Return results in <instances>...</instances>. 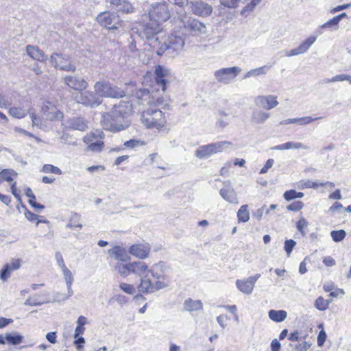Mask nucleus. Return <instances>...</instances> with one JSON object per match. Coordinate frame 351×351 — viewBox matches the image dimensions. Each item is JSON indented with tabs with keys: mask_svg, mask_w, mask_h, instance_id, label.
<instances>
[{
	"mask_svg": "<svg viewBox=\"0 0 351 351\" xmlns=\"http://www.w3.org/2000/svg\"><path fill=\"white\" fill-rule=\"evenodd\" d=\"M124 105L120 104L114 106L108 112L102 116L101 123L104 130L111 132H119L128 128L129 121L126 119Z\"/></svg>",
	"mask_w": 351,
	"mask_h": 351,
	"instance_id": "f257e3e1",
	"label": "nucleus"
},
{
	"mask_svg": "<svg viewBox=\"0 0 351 351\" xmlns=\"http://www.w3.org/2000/svg\"><path fill=\"white\" fill-rule=\"evenodd\" d=\"M161 24L158 23L154 20L145 19L142 16V21L138 26L133 28V32L142 40H145L152 51V45L154 42L160 43L161 38L159 34L162 32Z\"/></svg>",
	"mask_w": 351,
	"mask_h": 351,
	"instance_id": "f03ea898",
	"label": "nucleus"
},
{
	"mask_svg": "<svg viewBox=\"0 0 351 351\" xmlns=\"http://www.w3.org/2000/svg\"><path fill=\"white\" fill-rule=\"evenodd\" d=\"M152 51L157 55L162 56L167 53V56L174 57L182 49L184 45V40L180 36L176 34L170 35L167 38H161L160 43H153Z\"/></svg>",
	"mask_w": 351,
	"mask_h": 351,
	"instance_id": "7ed1b4c3",
	"label": "nucleus"
},
{
	"mask_svg": "<svg viewBox=\"0 0 351 351\" xmlns=\"http://www.w3.org/2000/svg\"><path fill=\"white\" fill-rule=\"evenodd\" d=\"M142 123L149 129L160 130L167 123L165 114L156 106H150L141 113Z\"/></svg>",
	"mask_w": 351,
	"mask_h": 351,
	"instance_id": "20e7f679",
	"label": "nucleus"
},
{
	"mask_svg": "<svg viewBox=\"0 0 351 351\" xmlns=\"http://www.w3.org/2000/svg\"><path fill=\"white\" fill-rule=\"evenodd\" d=\"M232 143L230 141H217L215 143L207 144L199 147L195 151V156L199 159H207L211 156L221 153L229 147L232 146Z\"/></svg>",
	"mask_w": 351,
	"mask_h": 351,
	"instance_id": "39448f33",
	"label": "nucleus"
},
{
	"mask_svg": "<svg viewBox=\"0 0 351 351\" xmlns=\"http://www.w3.org/2000/svg\"><path fill=\"white\" fill-rule=\"evenodd\" d=\"M94 89L99 97L121 98L125 96L123 90L107 82H97L94 85Z\"/></svg>",
	"mask_w": 351,
	"mask_h": 351,
	"instance_id": "423d86ee",
	"label": "nucleus"
},
{
	"mask_svg": "<svg viewBox=\"0 0 351 351\" xmlns=\"http://www.w3.org/2000/svg\"><path fill=\"white\" fill-rule=\"evenodd\" d=\"M145 19L154 20L158 23L166 21L170 17V12L165 2L152 4L147 14H143Z\"/></svg>",
	"mask_w": 351,
	"mask_h": 351,
	"instance_id": "0eeeda50",
	"label": "nucleus"
},
{
	"mask_svg": "<svg viewBox=\"0 0 351 351\" xmlns=\"http://www.w3.org/2000/svg\"><path fill=\"white\" fill-rule=\"evenodd\" d=\"M50 61L56 69L62 71L75 72L76 66L71 58L62 53H53L50 56Z\"/></svg>",
	"mask_w": 351,
	"mask_h": 351,
	"instance_id": "6e6552de",
	"label": "nucleus"
},
{
	"mask_svg": "<svg viewBox=\"0 0 351 351\" xmlns=\"http://www.w3.org/2000/svg\"><path fill=\"white\" fill-rule=\"evenodd\" d=\"M241 71L239 66L222 68L215 71L214 77L219 83L228 84L231 83Z\"/></svg>",
	"mask_w": 351,
	"mask_h": 351,
	"instance_id": "1a4fd4ad",
	"label": "nucleus"
},
{
	"mask_svg": "<svg viewBox=\"0 0 351 351\" xmlns=\"http://www.w3.org/2000/svg\"><path fill=\"white\" fill-rule=\"evenodd\" d=\"M169 285V283L165 281L156 280L155 282H152L147 275H145L142 277L137 289L141 293H150L167 287Z\"/></svg>",
	"mask_w": 351,
	"mask_h": 351,
	"instance_id": "9d476101",
	"label": "nucleus"
},
{
	"mask_svg": "<svg viewBox=\"0 0 351 351\" xmlns=\"http://www.w3.org/2000/svg\"><path fill=\"white\" fill-rule=\"evenodd\" d=\"M186 3L191 11L195 15L206 17L213 12V7L202 0L188 1Z\"/></svg>",
	"mask_w": 351,
	"mask_h": 351,
	"instance_id": "9b49d317",
	"label": "nucleus"
},
{
	"mask_svg": "<svg viewBox=\"0 0 351 351\" xmlns=\"http://www.w3.org/2000/svg\"><path fill=\"white\" fill-rule=\"evenodd\" d=\"M77 101L86 106L94 107L99 106L102 101L97 93L91 91H81L80 95L77 97Z\"/></svg>",
	"mask_w": 351,
	"mask_h": 351,
	"instance_id": "f8f14e48",
	"label": "nucleus"
},
{
	"mask_svg": "<svg viewBox=\"0 0 351 351\" xmlns=\"http://www.w3.org/2000/svg\"><path fill=\"white\" fill-rule=\"evenodd\" d=\"M97 21L102 26L109 29H117L120 25L119 18L114 14L109 12L99 14L97 17Z\"/></svg>",
	"mask_w": 351,
	"mask_h": 351,
	"instance_id": "ddd939ff",
	"label": "nucleus"
},
{
	"mask_svg": "<svg viewBox=\"0 0 351 351\" xmlns=\"http://www.w3.org/2000/svg\"><path fill=\"white\" fill-rule=\"evenodd\" d=\"M44 118L47 120H60L63 118V113L51 101H45L41 108Z\"/></svg>",
	"mask_w": 351,
	"mask_h": 351,
	"instance_id": "4468645a",
	"label": "nucleus"
},
{
	"mask_svg": "<svg viewBox=\"0 0 351 351\" xmlns=\"http://www.w3.org/2000/svg\"><path fill=\"white\" fill-rule=\"evenodd\" d=\"M254 102L256 107L265 110H271L279 104L277 96L272 95H258L254 97Z\"/></svg>",
	"mask_w": 351,
	"mask_h": 351,
	"instance_id": "2eb2a0df",
	"label": "nucleus"
},
{
	"mask_svg": "<svg viewBox=\"0 0 351 351\" xmlns=\"http://www.w3.org/2000/svg\"><path fill=\"white\" fill-rule=\"evenodd\" d=\"M184 28L193 36H199L205 34L207 31L206 25L196 19H189L183 21Z\"/></svg>",
	"mask_w": 351,
	"mask_h": 351,
	"instance_id": "dca6fc26",
	"label": "nucleus"
},
{
	"mask_svg": "<svg viewBox=\"0 0 351 351\" xmlns=\"http://www.w3.org/2000/svg\"><path fill=\"white\" fill-rule=\"evenodd\" d=\"M167 270L168 267L165 265V263L162 261H160L153 265L148 270V273H150L152 276L156 280L168 282L169 283L167 275Z\"/></svg>",
	"mask_w": 351,
	"mask_h": 351,
	"instance_id": "f3484780",
	"label": "nucleus"
},
{
	"mask_svg": "<svg viewBox=\"0 0 351 351\" xmlns=\"http://www.w3.org/2000/svg\"><path fill=\"white\" fill-rule=\"evenodd\" d=\"M64 82L69 88L80 91L85 90L88 86L87 82L83 78L75 75H65L63 77Z\"/></svg>",
	"mask_w": 351,
	"mask_h": 351,
	"instance_id": "a211bd4d",
	"label": "nucleus"
},
{
	"mask_svg": "<svg viewBox=\"0 0 351 351\" xmlns=\"http://www.w3.org/2000/svg\"><path fill=\"white\" fill-rule=\"evenodd\" d=\"M260 277L261 274H257L246 279L237 280L236 282V285L242 293L250 294L253 291L256 282Z\"/></svg>",
	"mask_w": 351,
	"mask_h": 351,
	"instance_id": "6ab92c4d",
	"label": "nucleus"
},
{
	"mask_svg": "<svg viewBox=\"0 0 351 351\" xmlns=\"http://www.w3.org/2000/svg\"><path fill=\"white\" fill-rule=\"evenodd\" d=\"M224 188L219 191V194L221 197L226 201L231 204H238V199L235 191L231 186L230 180H226L223 182Z\"/></svg>",
	"mask_w": 351,
	"mask_h": 351,
	"instance_id": "aec40b11",
	"label": "nucleus"
},
{
	"mask_svg": "<svg viewBox=\"0 0 351 351\" xmlns=\"http://www.w3.org/2000/svg\"><path fill=\"white\" fill-rule=\"evenodd\" d=\"M316 37L311 36L302 43L298 47L285 52L287 56H293L305 53L311 46L315 42Z\"/></svg>",
	"mask_w": 351,
	"mask_h": 351,
	"instance_id": "412c9836",
	"label": "nucleus"
},
{
	"mask_svg": "<svg viewBox=\"0 0 351 351\" xmlns=\"http://www.w3.org/2000/svg\"><path fill=\"white\" fill-rule=\"evenodd\" d=\"M316 37L311 36L302 43L298 47L285 52L287 56H293L305 53L311 46L315 42Z\"/></svg>",
	"mask_w": 351,
	"mask_h": 351,
	"instance_id": "4be33fe9",
	"label": "nucleus"
},
{
	"mask_svg": "<svg viewBox=\"0 0 351 351\" xmlns=\"http://www.w3.org/2000/svg\"><path fill=\"white\" fill-rule=\"evenodd\" d=\"M21 267V260L20 259H12L9 263L5 265L3 268L0 271V279L5 281L7 280L12 272L19 269Z\"/></svg>",
	"mask_w": 351,
	"mask_h": 351,
	"instance_id": "5701e85b",
	"label": "nucleus"
},
{
	"mask_svg": "<svg viewBox=\"0 0 351 351\" xmlns=\"http://www.w3.org/2000/svg\"><path fill=\"white\" fill-rule=\"evenodd\" d=\"M88 121L83 117H73L67 120L66 122V128L83 132L88 129Z\"/></svg>",
	"mask_w": 351,
	"mask_h": 351,
	"instance_id": "b1692460",
	"label": "nucleus"
},
{
	"mask_svg": "<svg viewBox=\"0 0 351 351\" xmlns=\"http://www.w3.org/2000/svg\"><path fill=\"white\" fill-rule=\"evenodd\" d=\"M150 252V247L148 244L133 245L129 249V252L136 258L145 259L147 258Z\"/></svg>",
	"mask_w": 351,
	"mask_h": 351,
	"instance_id": "393cba45",
	"label": "nucleus"
},
{
	"mask_svg": "<svg viewBox=\"0 0 351 351\" xmlns=\"http://www.w3.org/2000/svg\"><path fill=\"white\" fill-rule=\"evenodd\" d=\"M61 270L62 271V274L66 282L67 294L66 295H64L61 299H57L58 301L66 300L71 296H72L73 294V291L71 288V286L73 282L74 278L71 271L66 266L61 268Z\"/></svg>",
	"mask_w": 351,
	"mask_h": 351,
	"instance_id": "a878e982",
	"label": "nucleus"
},
{
	"mask_svg": "<svg viewBox=\"0 0 351 351\" xmlns=\"http://www.w3.org/2000/svg\"><path fill=\"white\" fill-rule=\"evenodd\" d=\"M169 71L161 65H158L155 69L156 82L164 92L166 90V79Z\"/></svg>",
	"mask_w": 351,
	"mask_h": 351,
	"instance_id": "bb28decb",
	"label": "nucleus"
},
{
	"mask_svg": "<svg viewBox=\"0 0 351 351\" xmlns=\"http://www.w3.org/2000/svg\"><path fill=\"white\" fill-rule=\"evenodd\" d=\"M26 52L29 57L37 61L46 62L48 59L47 56L36 46L27 45Z\"/></svg>",
	"mask_w": 351,
	"mask_h": 351,
	"instance_id": "cd10ccee",
	"label": "nucleus"
},
{
	"mask_svg": "<svg viewBox=\"0 0 351 351\" xmlns=\"http://www.w3.org/2000/svg\"><path fill=\"white\" fill-rule=\"evenodd\" d=\"M203 308V304L201 300L187 298L183 303V311L187 312L197 311Z\"/></svg>",
	"mask_w": 351,
	"mask_h": 351,
	"instance_id": "c85d7f7f",
	"label": "nucleus"
},
{
	"mask_svg": "<svg viewBox=\"0 0 351 351\" xmlns=\"http://www.w3.org/2000/svg\"><path fill=\"white\" fill-rule=\"evenodd\" d=\"M308 149L309 147L304 145L302 143L300 142H287L285 143L278 145L274 147H271V150H285V149Z\"/></svg>",
	"mask_w": 351,
	"mask_h": 351,
	"instance_id": "c756f323",
	"label": "nucleus"
},
{
	"mask_svg": "<svg viewBox=\"0 0 351 351\" xmlns=\"http://www.w3.org/2000/svg\"><path fill=\"white\" fill-rule=\"evenodd\" d=\"M108 253L111 256L114 257V259L122 262H125L130 258L125 250L121 247H115L110 249Z\"/></svg>",
	"mask_w": 351,
	"mask_h": 351,
	"instance_id": "7c9ffc66",
	"label": "nucleus"
},
{
	"mask_svg": "<svg viewBox=\"0 0 351 351\" xmlns=\"http://www.w3.org/2000/svg\"><path fill=\"white\" fill-rule=\"evenodd\" d=\"M148 266L143 261L130 263V271L138 276H143L148 272Z\"/></svg>",
	"mask_w": 351,
	"mask_h": 351,
	"instance_id": "2f4dec72",
	"label": "nucleus"
},
{
	"mask_svg": "<svg viewBox=\"0 0 351 351\" xmlns=\"http://www.w3.org/2000/svg\"><path fill=\"white\" fill-rule=\"evenodd\" d=\"M270 117L269 112L261 110H254L252 113V121L256 124L264 123Z\"/></svg>",
	"mask_w": 351,
	"mask_h": 351,
	"instance_id": "473e14b6",
	"label": "nucleus"
},
{
	"mask_svg": "<svg viewBox=\"0 0 351 351\" xmlns=\"http://www.w3.org/2000/svg\"><path fill=\"white\" fill-rule=\"evenodd\" d=\"M270 66L264 65L258 68L251 69L245 74L244 78H249L251 77H257L258 75H265L270 69Z\"/></svg>",
	"mask_w": 351,
	"mask_h": 351,
	"instance_id": "72a5a7b5",
	"label": "nucleus"
},
{
	"mask_svg": "<svg viewBox=\"0 0 351 351\" xmlns=\"http://www.w3.org/2000/svg\"><path fill=\"white\" fill-rule=\"evenodd\" d=\"M5 341L8 344L16 346L22 343L23 337L16 332L5 334Z\"/></svg>",
	"mask_w": 351,
	"mask_h": 351,
	"instance_id": "f704fd0d",
	"label": "nucleus"
},
{
	"mask_svg": "<svg viewBox=\"0 0 351 351\" xmlns=\"http://www.w3.org/2000/svg\"><path fill=\"white\" fill-rule=\"evenodd\" d=\"M269 317L276 322H281L287 317V312L283 310H270L268 313Z\"/></svg>",
	"mask_w": 351,
	"mask_h": 351,
	"instance_id": "c9c22d12",
	"label": "nucleus"
},
{
	"mask_svg": "<svg viewBox=\"0 0 351 351\" xmlns=\"http://www.w3.org/2000/svg\"><path fill=\"white\" fill-rule=\"evenodd\" d=\"M115 8H117L118 11L126 14L132 13L134 11L132 4L128 0H121L119 6H117Z\"/></svg>",
	"mask_w": 351,
	"mask_h": 351,
	"instance_id": "e433bc0d",
	"label": "nucleus"
},
{
	"mask_svg": "<svg viewBox=\"0 0 351 351\" xmlns=\"http://www.w3.org/2000/svg\"><path fill=\"white\" fill-rule=\"evenodd\" d=\"M247 205H243L241 206L237 212L238 221L239 222H247L250 219V213L247 210Z\"/></svg>",
	"mask_w": 351,
	"mask_h": 351,
	"instance_id": "4c0bfd02",
	"label": "nucleus"
},
{
	"mask_svg": "<svg viewBox=\"0 0 351 351\" xmlns=\"http://www.w3.org/2000/svg\"><path fill=\"white\" fill-rule=\"evenodd\" d=\"M115 270L123 277L128 276L130 271V263L128 264H123L118 263L114 266Z\"/></svg>",
	"mask_w": 351,
	"mask_h": 351,
	"instance_id": "58836bf2",
	"label": "nucleus"
},
{
	"mask_svg": "<svg viewBox=\"0 0 351 351\" xmlns=\"http://www.w3.org/2000/svg\"><path fill=\"white\" fill-rule=\"evenodd\" d=\"M9 114L13 117L22 119L26 116L27 110L20 107H12L9 110Z\"/></svg>",
	"mask_w": 351,
	"mask_h": 351,
	"instance_id": "ea45409f",
	"label": "nucleus"
},
{
	"mask_svg": "<svg viewBox=\"0 0 351 351\" xmlns=\"http://www.w3.org/2000/svg\"><path fill=\"white\" fill-rule=\"evenodd\" d=\"M331 301L325 300L323 297H318L315 302V307L321 311H325L328 308Z\"/></svg>",
	"mask_w": 351,
	"mask_h": 351,
	"instance_id": "a19ab883",
	"label": "nucleus"
},
{
	"mask_svg": "<svg viewBox=\"0 0 351 351\" xmlns=\"http://www.w3.org/2000/svg\"><path fill=\"white\" fill-rule=\"evenodd\" d=\"M43 172L46 173H54L57 175L62 174V171L58 167L53 166L50 164H46L43 166L42 170Z\"/></svg>",
	"mask_w": 351,
	"mask_h": 351,
	"instance_id": "79ce46f5",
	"label": "nucleus"
},
{
	"mask_svg": "<svg viewBox=\"0 0 351 351\" xmlns=\"http://www.w3.org/2000/svg\"><path fill=\"white\" fill-rule=\"evenodd\" d=\"M136 37H138V35H136V33L133 32V29H132V32L130 34V38L128 39V48L131 52L137 51L136 41Z\"/></svg>",
	"mask_w": 351,
	"mask_h": 351,
	"instance_id": "37998d69",
	"label": "nucleus"
},
{
	"mask_svg": "<svg viewBox=\"0 0 351 351\" xmlns=\"http://www.w3.org/2000/svg\"><path fill=\"white\" fill-rule=\"evenodd\" d=\"M330 236L335 242H339L346 237V233L343 230H332Z\"/></svg>",
	"mask_w": 351,
	"mask_h": 351,
	"instance_id": "c03bdc74",
	"label": "nucleus"
},
{
	"mask_svg": "<svg viewBox=\"0 0 351 351\" xmlns=\"http://www.w3.org/2000/svg\"><path fill=\"white\" fill-rule=\"evenodd\" d=\"M48 302L40 301L37 298L36 295L34 297L28 298L26 301L24 302L25 306H40L43 304L47 303Z\"/></svg>",
	"mask_w": 351,
	"mask_h": 351,
	"instance_id": "a18cd8bd",
	"label": "nucleus"
},
{
	"mask_svg": "<svg viewBox=\"0 0 351 351\" xmlns=\"http://www.w3.org/2000/svg\"><path fill=\"white\" fill-rule=\"evenodd\" d=\"M12 175H16V173L13 170L4 169L0 172V177L3 178V181L12 182L13 180Z\"/></svg>",
	"mask_w": 351,
	"mask_h": 351,
	"instance_id": "49530a36",
	"label": "nucleus"
},
{
	"mask_svg": "<svg viewBox=\"0 0 351 351\" xmlns=\"http://www.w3.org/2000/svg\"><path fill=\"white\" fill-rule=\"evenodd\" d=\"M119 287L123 291L130 295H133L136 291L134 286L130 284L121 282L119 285Z\"/></svg>",
	"mask_w": 351,
	"mask_h": 351,
	"instance_id": "de8ad7c7",
	"label": "nucleus"
},
{
	"mask_svg": "<svg viewBox=\"0 0 351 351\" xmlns=\"http://www.w3.org/2000/svg\"><path fill=\"white\" fill-rule=\"evenodd\" d=\"M296 242L293 239H289L286 240L285 241V246L284 249L285 252H287V254L288 256H290V254L291 253L293 247L295 246Z\"/></svg>",
	"mask_w": 351,
	"mask_h": 351,
	"instance_id": "09e8293b",
	"label": "nucleus"
},
{
	"mask_svg": "<svg viewBox=\"0 0 351 351\" xmlns=\"http://www.w3.org/2000/svg\"><path fill=\"white\" fill-rule=\"evenodd\" d=\"M104 147V142L101 141H97L95 143H90L88 149L92 152H100Z\"/></svg>",
	"mask_w": 351,
	"mask_h": 351,
	"instance_id": "8fccbe9b",
	"label": "nucleus"
},
{
	"mask_svg": "<svg viewBox=\"0 0 351 351\" xmlns=\"http://www.w3.org/2000/svg\"><path fill=\"white\" fill-rule=\"evenodd\" d=\"M308 225V221L304 217H302L297 223V229L303 236L306 234L304 229V228H306Z\"/></svg>",
	"mask_w": 351,
	"mask_h": 351,
	"instance_id": "3c124183",
	"label": "nucleus"
},
{
	"mask_svg": "<svg viewBox=\"0 0 351 351\" xmlns=\"http://www.w3.org/2000/svg\"><path fill=\"white\" fill-rule=\"evenodd\" d=\"M321 118H322L321 117L313 118L311 116L300 117L299 120H298V124L300 125H307V124H309V123H312L313 121L319 119Z\"/></svg>",
	"mask_w": 351,
	"mask_h": 351,
	"instance_id": "603ef678",
	"label": "nucleus"
},
{
	"mask_svg": "<svg viewBox=\"0 0 351 351\" xmlns=\"http://www.w3.org/2000/svg\"><path fill=\"white\" fill-rule=\"evenodd\" d=\"M303 206L304 204L302 203V202L297 201L288 205L287 208L289 210L296 212L300 210L303 208Z\"/></svg>",
	"mask_w": 351,
	"mask_h": 351,
	"instance_id": "864d4df0",
	"label": "nucleus"
},
{
	"mask_svg": "<svg viewBox=\"0 0 351 351\" xmlns=\"http://www.w3.org/2000/svg\"><path fill=\"white\" fill-rule=\"evenodd\" d=\"M145 143L139 140L130 139L124 143L123 145L129 148H134L136 147L143 145Z\"/></svg>",
	"mask_w": 351,
	"mask_h": 351,
	"instance_id": "5fc2aeb1",
	"label": "nucleus"
},
{
	"mask_svg": "<svg viewBox=\"0 0 351 351\" xmlns=\"http://www.w3.org/2000/svg\"><path fill=\"white\" fill-rule=\"evenodd\" d=\"M220 3L226 8H235L238 6L239 0H220Z\"/></svg>",
	"mask_w": 351,
	"mask_h": 351,
	"instance_id": "6e6d98bb",
	"label": "nucleus"
},
{
	"mask_svg": "<svg viewBox=\"0 0 351 351\" xmlns=\"http://www.w3.org/2000/svg\"><path fill=\"white\" fill-rule=\"evenodd\" d=\"M136 96L140 99L146 100L149 97V91L146 88H141L136 91Z\"/></svg>",
	"mask_w": 351,
	"mask_h": 351,
	"instance_id": "4d7b16f0",
	"label": "nucleus"
},
{
	"mask_svg": "<svg viewBox=\"0 0 351 351\" xmlns=\"http://www.w3.org/2000/svg\"><path fill=\"white\" fill-rule=\"evenodd\" d=\"M265 208L266 206H263L261 208L256 210V211L253 214V217L256 218L258 221H260L262 219L264 212H265L266 214H268L269 212V209H267L265 210Z\"/></svg>",
	"mask_w": 351,
	"mask_h": 351,
	"instance_id": "13d9d810",
	"label": "nucleus"
},
{
	"mask_svg": "<svg viewBox=\"0 0 351 351\" xmlns=\"http://www.w3.org/2000/svg\"><path fill=\"white\" fill-rule=\"evenodd\" d=\"M326 333L324 330L319 331L317 337V345L319 346H322L326 339Z\"/></svg>",
	"mask_w": 351,
	"mask_h": 351,
	"instance_id": "bf43d9fd",
	"label": "nucleus"
},
{
	"mask_svg": "<svg viewBox=\"0 0 351 351\" xmlns=\"http://www.w3.org/2000/svg\"><path fill=\"white\" fill-rule=\"evenodd\" d=\"M283 197L287 201H291L293 199H296L295 191V190L286 191L283 194Z\"/></svg>",
	"mask_w": 351,
	"mask_h": 351,
	"instance_id": "052dcab7",
	"label": "nucleus"
},
{
	"mask_svg": "<svg viewBox=\"0 0 351 351\" xmlns=\"http://www.w3.org/2000/svg\"><path fill=\"white\" fill-rule=\"evenodd\" d=\"M345 81V74L337 75L331 79H326L324 80L326 83L335 82H343Z\"/></svg>",
	"mask_w": 351,
	"mask_h": 351,
	"instance_id": "680f3d73",
	"label": "nucleus"
},
{
	"mask_svg": "<svg viewBox=\"0 0 351 351\" xmlns=\"http://www.w3.org/2000/svg\"><path fill=\"white\" fill-rule=\"evenodd\" d=\"M274 163V160L273 159H268L264 165V167L261 169L260 173L264 174L266 173L269 169H270Z\"/></svg>",
	"mask_w": 351,
	"mask_h": 351,
	"instance_id": "e2e57ef3",
	"label": "nucleus"
},
{
	"mask_svg": "<svg viewBox=\"0 0 351 351\" xmlns=\"http://www.w3.org/2000/svg\"><path fill=\"white\" fill-rule=\"evenodd\" d=\"M56 260L57 262V265L61 268L65 267L64 261L63 257L60 252H57L55 255Z\"/></svg>",
	"mask_w": 351,
	"mask_h": 351,
	"instance_id": "0e129e2a",
	"label": "nucleus"
},
{
	"mask_svg": "<svg viewBox=\"0 0 351 351\" xmlns=\"http://www.w3.org/2000/svg\"><path fill=\"white\" fill-rule=\"evenodd\" d=\"M323 263L328 267L334 266L336 264L335 260L331 256H326L323 259Z\"/></svg>",
	"mask_w": 351,
	"mask_h": 351,
	"instance_id": "69168bd1",
	"label": "nucleus"
},
{
	"mask_svg": "<svg viewBox=\"0 0 351 351\" xmlns=\"http://www.w3.org/2000/svg\"><path fill=\"white\" fill-rule=\"evenodd\" d=\"M29 117L32 121L33 125H39L40 124V118L37 117V115L34 112H29Z\"/></svg>",
	"mask_w": 351,
	"mask_h": 351,
	"instance_id": "338daca9",
	"label": "nucleus"
},
{
	"mask_svg": "<svg viewBox=\"0 0 351 351\" xmlns=\"http://www.w3.org/2000/svg\"><path fill=\"white\" fill-rule=\"evenodd\" d=\"M56 332H50L46 335V339L53 344L56 343Z\"/></svg>",
	"mask_w": 351,
	"mask_h": 351,
	"instance_id": "774afa93",
	"label": "nucleus"
}]
</instances>
